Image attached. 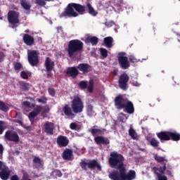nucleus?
Here are the masks:
<instances>
[{"instance_id": "obj_1", "label": "nucleus", "mask_w": 180, "mask_h": 180, "mask_svg": "<svg viewBox=\"0 0 180 180\" xmlns=\"http://www.w3.org/2000/svg\"><path fill=\"white\" fill-rule=\"evenodd\" d=\"M108 164L113 170L108 174V178L111 180H134L136 179V171L129 170L127 172L124 165V157L123 155L112 151L110 153Z\"/></svg>"}, {"instance_id": "obj_2", "label": "nucleus", "mask_w": 180, "mask_h": 180, "mask_svg": "<svg viewBox=\"0 0 180 180\" xmlns=\"http://www.w3.org/2000/svg\"><path fill=\"white\" fill-rule=\"evenodd\" d=\"M79 15L85 13V6L77 3H70L65 8L60 18H77Z\"/></svg>"}, {"instance_id": "obj_3", "label": "nucleus", "mask_w": 180, "mask_h": 180, "mask_svg": "<svg viewBox=\"0 0 180 180\" xmlns=\"http://www.w3.org/2000/svg\"><path fill=\"white\" fill-rule=\"evenodd\" d=\"M84 50V42L79 39H73L69 41L68 45V54L69 57H74L75 54L81 53Z\"/></svg>"}, {"instance_id": "obj_4", "label": "nucleus", "mask_w": 180, "mask_h": 180, "mask_svg": "<svg viewBox=\"0 0 180 180\" xmlns=\"http://www.w3.org/2000/svg\"><path fill=\"white\" fill-rule=\"evenodd\" d=\"M79 165L83 171H88V169H90V171H94L96 168L98 171H102V166H101V164L98 162V160L96 159H94L89 162L82 161Z\"/></svg>"}, {"instance_id": "obj_5", "label": "nucleus", "mask_w": 180, "mask_h": 180, "mask_svg": "<svg viewBox=\"0 0 180 180\" xmlns=\"http://www.w3.org/2000/svg\"><path fill=\"white\" fill-rule=\"evenodd\" d=\"M71 108L74 113H82L84 110V102L79 96H75L72 101Z\"/></svg>"}, {"instance_id": "obj_6", "label": "nucleus", "mask_w": 180, "mask_h": 180, "mask_svg": "<svg viewBox=\"0 0 180 180\" xmlns=\"http://www.w3.org/2000/svg\"><path fill=\"white\" fill-rule=\"evenodd\" d=\"M28 62L32 67H37L40 60H39V53L36 50H32L27 53Z\"/></svg>"}, {"instance_id": "obj_7", "label": "nucleus", "mask_w": 180, "mask_h": 180, "mask_svg": "<svg viewBox=\"0 0 180 180\" xmlns=\"http://www.w3.org/2000/svg\"><path fill=\"white\" fill-rule=\"evenodd\" d=\"M129 99L127 98L124 97L122 95L117 96L114 99V103L116 109L118 110H122L126 103H127Z\"/></svg>"}, {"instance_id": "obj_8", "label": "nucleus", "mask_w": 180, "mask_h": 180, "mask_svg": "<svg viewBox=\"0 0 180 180\" xmlns=\"http://www.w3.org/2000/svg\"><path fill=\"white\" fill-rule=\"evenodd\" d=\"M129 79H130V77H129L127 74H122L118 79L119 88L122 89V91H127V88H129Z\"/></svg>"}, {"instance_id": "obj_9", "label": "nucleus", "mask_w": 180, "mask_h": 180, "mask_svg": "<svg viewBox=\"0 0 180 180\" xmlns=\"http://www.w3.org/2000/svg\"><path fill=\"white\" fill-rule=\"evenodd\" d=\"M94 84L95 82H94L93 79L89 80V84L87 81L82 80L79 82V87L80 88V89H82V90L87 89L88 92H89V94H92V92H94Z\"/></svg>"}, {"instance_id": "obj_10", "label": "nucleus", "mask_w": 180, "mask_h": 180, "mask_svg": "<svg viewBox=\"0 0 180 180\" xmlns=\"http://www.w3.org/2000/svg\"><path fill=\"white\" fill-rule=\"evenodd\" d=\"M118 63L122 70H127L130 67V62L124 53H119Z\"/></svg>"}, {"instance_id": "obj_11", "label": "nucleus", "mask_w": 180, "mask_h": 180, "mask_svg": "<svg viewBox=\"0 0 180 180\" xmlns=\"http://www.w3.org/2000/svg\"><path fill=\"white\" fill-rule=\"evenodd\" d=\"M19 12L10 11L8 13V20L11 25H18L19 23Z\"/></svg>"}, {"instance_id": "obj_12", "label": "nucleus", "mask_w": 180, "mask_h": 180, "mask_svg": "<svg viewBox=\"0 0 180 180\" xmlns=\"http://www.w3.org/2000/svg\"><path fill=\"white\" fill-rule=\"evenodd\" d=\"M4 137L8 141H13V143H18L20 140L18 133L12 132L11 131H6Z\"/></svg>"}, {"instance_id": "obj_13", "label": "nucleus", "mask_w": 180, "mask_h": 180, "mask_svg": "<svg viewBox=\"0 0 180 180\" xmlns=\"http://www.w3.org/2000/svg\"><path fill=\"white\" fill-rule=\"evenodd\" d=\"M43 107L41 105H37L32 112L28 115V119L31 123H34V118L41 112Z\"/></svg>"}, {"instance_id": "obj_14", "label": "nucleus", "mask_w": 180, "mask_h": 180, "mask_svg": "<svg viewBox=\"0 0 180 180\" xmlns=\"http://www.w3.org/2000/svg\"><path fill=\"white\" fill-rule=\"evenodd\" d=\"M54 61L51 60V58L46 57L44 63V67L46 68V75L49 77L50 72L54 69Z\"/></svg>"}, {"instance_id": "obj_15", "label": "nucleus", "mask_w": 180, "mask_h": 180, "mask_svg": "<svg viewBox=\"0 0 180 180\" xmlns=\"http://www.w3.org/2000/svg\"><path fill=\"white\" fill-rule=\"evenodd\" d=\"M44 129L48 136H53L54 134V124L53 122H46L44 124Z\"/></svg>"}, {"instance_id": "obj_16", "label": "nucleus", "mask_w": 180, "mask_h": 180, "mask_svg": "<svg viewBox=\"0 0 180 180\" xmlns=\"http://www.w3.org/2000/svg\"><path fill=\"white\" fill-rule=\"evenodd\" d=\"M94 141L96 144H98V146H101V144H103V146H109L110 144V141L103 136H97L94 137Z\"/></svg>"}, {"instance_id": "obj_17", "label": "nucleus", "mask_w": 180, "mask_h": 180, "mask_svg": "<svg viewBox=\"0 0 180 180\" xmlns=\"http://www.w3.org/2000/svg\"><path fill=\"white\" fill-rule=\"evenodd\" d=\"M77 70L82 72V74H88L92 71V66L88 63H80L77 65Z\"/></svg>"}, {"instance_id": "obj_18", "label": "nucleus", "mask_w": 180, "mask_h": 180, "mask_svg": "<svg viewBox=\"0 0 180 180\" xmlns=\"http://www.w3.org/2000/svg\"><path fill=\"white\" fill-rule=\"evenodd\" d=\"M156 136L160 140L161 143H164V141H169L170 131H162L157 133Z\"/></svg>"}, {"instance_id": "obj_19", "label": "nucleus", "mask_w": 180, "mask_h": 180, "mask_svg": "<svg viewBox=\"0 0 180 180\" xmlns=\"http://www.w3.org/2000/svg\"><path fill=\"white\" fill-rule=\"evenodd\" d=\"M56 143L58 146H59L60 148L67 147V146H68V144L70 143V140H68V138H67V136L60 135L56 139Z\"/></svg>"}, {"instance_id": "obj_20", "label": "nucleus", "mask_w": 180, "mask_h": 180, "mask_svg": "<svg viewBox=\"0 0 180 180\" xmlns=\"http://www.w3.org/2000/svg\"><path fill=\"white\" fill-rule=\"evenodd\" d=\"M66 74L68 77H71L72 78H77V77L79 75V70H78V67H69L67 69Z\"/></svg>"}, {"instance_id": "obj_21", "label": "nucleus", "mask_w": 180, "mask_h": 180, "mask_svg": "<svg viewBox=\"0 0 180 180\" xmlns=\"http://www.w3.org/2000/svg\"><path fill=\"white\" fill-rule=\"evenodd\" d=\"M11 176V169L8 166L4 165L2 169L0 170V178L2 180H8Z\"/></svg>"}, {"instance_id": "obj_22", "label": "nucleus", "mask_w": 180, "mask_h": 180, "mask_svg": "<svg viewBox=\"0 0 180 180\" xmlns=\"http://www.w3.org/2000/svg\"><path fill=\"white\" fill-rule=\"evenodd\" d=\"M123 110L126 113L131 115L134 113V105L131 101L128 100V102H127L125 105H124Z\"/></svg>"}, {"instance_id": "obj_23", "label": "nucleus", "mask_w": 180, "mask_h": 180, "mask_svg": "<svg viewBox=\"0 0 180 180\" xmlns=\"http://www.w3.org/2000/svg\"><path fill=\"white\" fill-rule=\"evenodd\" d=\"M22 40L27 46H33L34 44V37L29 35V34H24Z\"/></svg>"}, {"instance_id": "obj_24", "label": "nucleus", "mask_w": 180, "mask_h": 180, "mask_svg": "<svg viewBox=\"0 0 180 180\" xmlns=\"http://www.w3.org/2000/svg\"><path fill=\"white\" fill-rule=\"evenodd\" d=\"M63 158L66 161L72 160V150L66 148L63 153Z\"/></svg>"}, {"instance_id": "obj_25", "label": "nucleus", "mask_w": 180, "mask_h": 180, "mask_svg": "<svg viewBox=\"0 0 180 180\" xmlns=\"http://www.w3.org/2000/svg\"><path fill=\"white\" fill-rule=\"evenodd\" d=\"M20 3L21 6H22L23 9L25 11H27V15H29V13H30V8H32V5H30V3L27 1V0H20Z\"/></svg>"}, {"instance_id": "obj_26", "label": "nucleus", "mask_w": 180, "mask_h": 180, "mask_svg": "<svg viewBox=\"0 0 180 180\" xmlns=\"http://www.w3.org/2000/svg\"><path fill=\"white\" fill-rule=\"evenodd\" d=\"M105 131H106V129H96L95 127L91 129V133L94 137H96L98 135L102 136L103 134H105Z\"/></svg>"}, {"instance_id": "obj_27", "label": "nucleus", "mask_w": 180, "mask_h": 180, "mask_svg": "<svg viewBox=\"0 0 180 180\" xmlns=\"http://www.w3.org/2000/svg\"><path fill=\"white\" fill-rule=\"evenodd\" d=\"M113 37H107L104 38L103 40V42L108 49H112V47H113Z\"/></svg>"}, {"instance_id": "obj_28", "label": "nucleus", "mask_w": 180, "mask_h": 180, "mask_svg": "<svg viewBox=\"0 0 180 180\" xmlns=\"http://www.w3.org/2000/svg\"><path fill=\"white\" fill-rule=\"evenodd\" d=\"M99 41V39L96 37H89L86 39L85 43L87 44L91 43L92 46H96L98 44V42Z\"/></svg>"}, {"instance_id": "obj_29", "label": "nucleus", "mask_w": 180, "mask_h": 180, "mask_svg": "<svg viewBox=\"0 0 180 180\" xmlns=\"http://www.w3.org/2000/svg\"><path fill=\"white\" fill-rule=\"evenodd\" d=\"M63 111L65 116H75V115L72 113V110L71 109V107L68 105V104H66L63 108Z\"/></svg>"}, {"instance_id": "obj_30", "label": "nucleus", "mask_w": 180, "mask_h": 180, "mask_svg": "<svg viewBox=\"0 0 180 180\" xmlns=\"http://www.w3.org/2000/svg\"><path fill=\"white\" fill-rule=\"evenodd\" d=\"M169 140H172L173 141H179V140H180V134H179L177 132L170 131Z\"/></svg>"}, {"instance_id": "obj_31", "label": "nucleus", "mask_w": 180, "mask_h": 180, "mask_svg": "<svg viewBox=\"0 0 180 180\" xmlns=\"http://www.w3.org/2000/svg\"><path fill=\"white\" fill-rule=\"evenodd\" d=\"M86 6H87V9L89 11V15H91V16H96V15H98V12L95 11V8L92 7V5H91V4L88 3Z\"/></svg>"}, {"instance_id": "obj_32", "label": "nucleus", "mask_w": 180, "mask_h": 180, "mask_svg": "<svg viewBox=\"0 0 180 180\" xmlns=\"http://www.w3.org/2000/svg\"><path fill=\"white\" fill-rule=\"evenodd\" d=\"M154 160L160 164H161V162H168V160H167L165 157L160 156L157 154L154 155Z\"/></svg>"}, {"instance_id": "obj_33", "label": "nucleus", "mask_w": 180, "mask_h": 180, "mask_svg": "<svg viewBox=\"0 0 180 180\" xmlns=\"http://www.w3.org/2000/svg\"><path fill=\"white\" fill-rule=\"evenodd\" d=\"M19 85L22 91H29V89H30V84H29V83H26L25 82H20Z\"/></svg>"}, {"instance_id": "obj_34", "label": "nucleus", "mask_w": 180, "mask_h": 180, "mask_svg": "<svg viewBox=\"0 0 180 180\" xmlns=\"http://www.w3.org/2000/svg\"><path fill=\"white\" fill-rule=\"evenodd\" d=\"M86 113L87 116L92 117L94 116V106L91 104L86 105Z\"/></svg>"}, {"instance_id": "obj_35", "label": "nucleus", "mask_w": 180, "mask_h": 180, "mask_svg": "<svg viewBox=\"0 0 180 180\" xmlns=\"http://www.w3.org/2000/svg\"><path fill=\"white\" fill-rule=\"evenodd\" d=\"M150 144L152 147H154V148H157V147H160V141H158L155 138H152L150 141Z\"/></svg>"}, {"instance_id": "obj_36", "label": "nucleus", "mask_w": 180, "mask_h": 180, "mask_svg": "<svg viewBox=\"0 0 180 180\" xmlns=\"http://www.w3.org/2000/svg\"><path fill=\"white\" fill-rule=\"evenodd\" d=\"M129 134L131 137V139H133V140L137 139V133L136 132L134 129L131 127L129 130Z\"/></svg>"}, {"instance_id": "obj_37", "label": "nucleus", "mask_w": 180, "mask_h": 180, "mask_svg": "<svg viewBox=\"0 0 180 180\" xmlns=\"http://www.w3.org/2000/svg\"><path fill=\"white\" fill-rule=\"evenodd\" d=\"M0 110L8 112L9 110V107H8L5 103L0 101Z\"/></svg>"}, {"instance_id": "obj_38", "label": "nucleus", "mask_w": 180, "mask_h": 180, "mask_svg": "<svg viewBox=\"0 0 180 180\" xmlns=\"http://www.w3.org/2000/svg\"><path fill=\"white\" fill-rule=\"evenodd\" d=\"M99 51L101 53V57H103V58H106V57H108V51L106 50V49L100 48Z\"/></svg>"}, {"instance_id": "obj_39", "label": "nucleus", "mask_w": 180, "mask_h": 180, "mask_svg": "<svg viewBox=\"0 0 180 180\" xmlns=\"http://www.w3.org/2000/svg\"><path fill=\"white\" fill-rule=\"evenodd\" d=\"M41 112H42L41 116L46 117V113H49V112H50V108H49V107H42V110Z\"/></svg>"}, {"instance_id": "obj_40", "label": "nucleus", "mask_w": 180, "mask_h": 180, "mask_svg": "<svg viewBox=\"0 0 180 180\" xmlns=\"http://www.w3.org/2000/svg\"><path fill=\"white\" fill-rule=\"evenodd\" d=\"M23 66L22 65V63L17 62L15 63H14V70L15 71H20V70L22 69Z\"/></svg>"}, {"instance_id": "obj_41", "label": "nucleus", "mask_w": 180, "mask_h": 180, "mask_svg": "<svg viewBox=\"0 0 180 180\" xmlns=\"http://www.w3.org/2000/svg\"><path fill=\"white\" fill-rule=\"evenodd\" d=\"M166 170H167V163H165L163 167H160L159 168V172H160L162 175H164V174H165Z\"/></svg>"}, {"instance_id": "obj_42", "label": "nucleus", "mask_w": 180, "mask_h": 180, "mask_svg": "<svg viewBox=\"0 0 180 180\" xmlns=\"http://www.w3.org/2000/svg\"><path fill=\"white\" fill-rule=\"evenodd\" d=\"M153 173L158 176V178L160 176V175H162V174L160 173V169L157 167H153Z\"/></svg>"}, {"instance_id": "obj_43", "label": "nucleus", "mask_w": 180, "mask_h": 180, "mask_svg": "<svg viewBox=\"0 0 180 180\" xmlns=\"http://www.w3.org/2000/svg\"><path fill=\"white\" fill-rule=\"evenodd\" d=\"M22 105H24V106H25V108H34V103H30V102H29V101H24L23 103H22Z\"/></svg>"}, {"instance_id": "obj_44", "label": "nucleus", "mask_w": 180, "mask_h": 180, "mask_svg": "<svg viewBox=\"0 0 180 180\" xmlns=\"http://www.w3.org/2000/svg\"><path fill=\"white\" fill-rule=\"evenodd\" d=\"M33 162L34 164H39V165H41V159H40V158L39 157H34V159H33Z\"/></svg>"}, {"instance_id": "obj_45", "label": "nucleus", "mask_w": 180, "mask_h": 180, "mask_svg": "<svg viewBox=\"0 0 180 180\" xmlns=\"http://www.w3.org/2000/svg\"><path fill=\"white\" fill-rule=\"evenodd\" d=\"M48 91L51 96H56V90L53 88H49Z\"/></svg>"}, {"instance_id": "obj_46", "label": "nucleus", "mask_w": 180, "mask_h": 180, "mask_svg": "<svg viewBox=\"0 0 180 180\" xmlns=\"http://www.w3.org/2000/svg\"><path fill=\"white\" fill-rule=\"evenodd\" d=\"M38 102L39 103H44V105H45V103H47V98L44 96H42L41 98L38 99Z\"/></svg>"}, {"instance_id": "obj_47", "label": "nucleus", "mask_w": 180, "mask_h": 180, "mask_svg": "<svg viewBox=\"0 0 180 180\" xmlns=\"http://www.w3.org/2000/svg\"><path fill=\"white\" fill-rule=\"evenodd\" d=\"M20 77H22L23 79H27L29 78L27 73H26L25 71H22L20 72Z\"/></svg>"}, {"instance_id": "obj_48", "label": "nucleus", "mask_w": 180, "mask_h": 180, "mask_svg": "<svg viewBox=\"0 0 180 180\" xmlns=\"http://www.w3.org/2000/svg\"><path fill=\"white\" fill-rule=\"evenodd\" d=\"M36 3L37 5H39V6H44L46 5L44 0H37Z\"/></svg>"}, {"instance_id": "obj_49", "label": "nucleus", "mask_w": 180, "mask_h": 180, "mask_svg": "<svg viewBox=\"0 0 180 180\" xmlns=\"http://www.w3.org/2000/svg\"><path fill=\"white\" fill-rule=\"evenodd\" d=\"M78 125H77V123L75 122H72L70 124V128L71 129V130H77V127Z\"/></svg>"}, {"instance_id": "obj_50", "label": "nucleus", "mask_w": 180, "mask_h": 180, "mask_svg": "<svg viewBox=\"0 0 180 180\" xmlns=\"http://www.w3.org/2000/svg\"><path fill=\"white\" fill-rule=\"evenodd\" d=\"M54 173L56 176H58L59 178H61L63 176V173H61V171L56 169L54 171Z\"/></svg>"}, {"instance_id": "obj_51", "label": "nucleus", "mask_w": 180, "mask_h": 180, "mask_svg": "<svg viewBox=\"0 0 180 180\" xmlns=\"http://www.w3.org/2000/svg\"><path fill=\"white\" fill-rule=\"evenodd\" d=\"M158 180H168V178L164 174H160L158 177Z\"/></svg>"}, {"instance_id": "obj_52", "label": "nucleus", "mask_w": 180, "mask_h": 180, "mask_svg": "<svg viewBox=\"0 0 180 180\" xmlns=\"http://www.w3.org/2000/svg\"><path fill=\"white\" fill-rule=\"evenodd\" d=\"M129 60L131 63H137V59L133 56H130Z\"/></svg>"}, {"instance_id": "obj_53", "label": "nucleus", "mask_w": 180, "mask_h": 180, "mask_svg": "<svg viewBox=\"0 0 180 180\" xmlns=\"http://www.w3.org/2000/svg\"><path fill=\"white\" fill-rule=\"evenodd\" d=\"M4 121H0V134H2L4 133Z\"/></svg>"}, {"instance_id": "obj_54", "label": "nucleus", "mask_w": 180, "mask_h": 180, "mask_svg": "<svg viewBox=\"0 0 180 180\" xmlns=\"http://www.w3.org/2000/svg\"><path fill=\"white\" fill-rule=\"evenodd\" d=\"M2 155H4V146L0 143V160H1Z\"/></svg>"}, {"instance_id": "obj_55", "label": "nucleus", "mask_w": 180, "mask_h": 180, "mask_svg": "<svg viewBox=\"0 0 180 180\" xmlns=\"http://www.w3.org/2000/svg\"><path fill=\"white\" fill-rule=\"evenodd\" d=\"M10 180H19V176L15 174V175H13Z\"/></svg>"}, {"instance_id": "obj_56", "label": "nucleus", "mask_w": 180, "mask_h": 180, "mask_svg": "<svg viewBox=\"0 0 180 180\" xmlns=\"http://www.w3.org/2000/svg\"><path fill=\"white\" fill-rule=\"evenodd\" d=\"M132 84L134 86H140V83H139V82H134Z\"/></svg>"}, {"instance_id": "obj_57", "label": "nucleus", "mask_w": 180, "mask_h": 180, "mask_svg": "<svg viewBox=\"0 0 180 180\" xmlns=\"http://www.w3.org/2000/svg\"><path fill=\"white\" fill-rule=\"evenodd\" d=\"M26 130H28V131H30L32 130V127H25Z\"/></svg>"}, {"instance_id": "obj_58", "label": "nucleus", "mask_w": 180, "mask_h": 180, "mask_svg": "<svg viewBox=\"0 0 180 180\" xmlns=\"http://www.w3.org/2000/svg\"><path fill=\"white\" fill-rule=\"evenodd\" d=\"M166 172H167V175H172V173L169 170H167Z\"/></svg>"}, {"instance_id": "obj_59", "label": "nucleus", "mask_w": 180, "mask_h": 180, "mask_svg": "<svg viewBox=\"0 0 180 180\" xmlns=\"http://www.w3.org/2000/svg\"><path fill=\"white\" fill-rule=\"evenodd\" d=\"M30 30H26L25 31V33H30Z\"/></svg>"}, {"instance_id": "obj_60", "label": "nucleus", "mask_w": 180, "mask_h": 180, "mask_svg": "<svg viewBox=\"0 0 180 180\" xmlns=\"http://www.w3.org/2000/svg\"><path fill=\"white\" fill-rule=\"evenodd\" d=\"M46 1V2H51L53 0H44Z\"/></svg>"}, {"instance_id": "obj_61", "label": "nucleus", "mask_w": 180, "mask_h": 180, "mask_svg": "<svg viewBox=\"0 0 180 180\" xmlns=\"http://www.w3.org/2000/svg\"><path fill=\"white\" fill-rule=\"evenodd\" d=\"M115 75H116V72H115Z\"/></svg>"}]
</instances>
